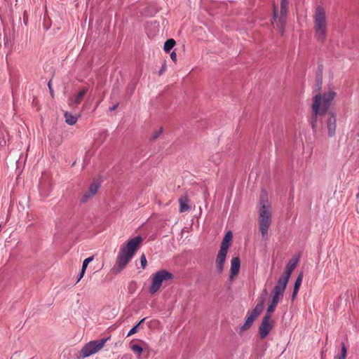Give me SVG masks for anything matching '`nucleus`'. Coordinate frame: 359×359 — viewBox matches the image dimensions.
<instances>
[{
  "label": "nucleus",
  "mask_w": 359,
  "mask_h": 359,
  "mask_svg": "<svg viewBox=\"0 0 359 359\" xmlns=\"http://www.w3.org/2000/svg\"><path fill=\"white\" fill-rule=\"evenodd\" d=\"M87 91H88V88L86 87H85L74 97L69 98V105L70 107L78 106L83 100Z\"/></svg>",
  "instance_id": "4468645a"
},
{
  "label": "nucleus",
  "mask_w": 359,
  "mask_h": 359,
  "mask_svg": "<svg viewBox=\"0 0 359 359\" xmlns=\"http://www.w3.org/2000/svg\"><path fill=\"white\" fill-rule=\"evenodd\" d=\"M241 267V260L238 257H233L231 260L230 279L232 280L239 273Z\"/></svg>",
  "instance_id": "f8f14e48"
},
{
  "label": "nucleus",
  "mask_w": 359,
  "mask_h": 359,
  "mask_svg": "<svg viewBox=\"0 0 359 359\" xmlns=\"http://www.w3.org/2000/svg\"><path fill=\"white\" fill-rule=\"evenodd\" d=\"M175 41L173 39H168L164 43V50L166 53H169L170 50L175 46Z\"/></svg>",
  "instance_id": "aec40b11"
},
{
  "label": "nucleus",
  "mask_w": 359,
  "mask_h": 359,
  "mask_svg": "<svg viewBox=\"0 0 359 359\" xmlns=\"http://www.w3.org/2000/svg\"><path fill=\"white\" fill-rule=\"evenodd\" d=\"M326 127L328 136L333 137L336 134L337 130V116L335 113L330 112L327 114Z\"/></svg>",
  "instance_id": "9d476101"
},
{
  "label": "nucleus",
  "mask_w": 359,
  "mask_h": 359,
  "mask_svg": "<svg viewBox=\"0 0 359 359\" xmlns=\"http://www.w3.org/2000/svg\"><path fill=\"white\" fill-rule=\"evenodd\" d=\"M131 350L139 356L142 353L143 348L137 344H132L130 346Z\"/></svg>",
  "instance_id": "b1692460"
},
{
  "label": "nucleus",
  "mask_w": 359,
  "mask_h": 359,
  "mask_svg": "<svg viewBox=\"0 0 359 359\" xmlns=\"http://www.w3.org/2000/svg\"><path fill=\"white\" fill-rule=\"evenodd\" d=\"M118 104H116L109 108L110 111H114L118 107Z\"/></svg>",
  "instance_id": "72a5a7b5"
},
{
  "label": "nucleus",
  "mask_w": 359,
  "mask_h": 359,
  "mask_svg": "<svg viewBox=\"0 0 359 359\" xmlns=\"http://www.w3.org/2000/svg\"><path fill=\"white\" fill-rule=\"evenodd\" d=\"M173 278V274L165 269L160 270L153 274L151 277V283L149 290L150 294H154L160 290L163 281L172 280Z\"/></svg>",
  "instance_id": "39448f33"
},
{
  "label": "nucleus",
  "mask_w": 359,
  "mask_h": 359,
  "mask_svg": "<svg viewBox=\"0 0 359 359\" xmlns=\"http://www.w3.org/2000/svg\"><path fill=\"white\" fill-rule=\"evenodd\" d=\"M273 325V320L268 316H264L259 329L260 338L264 339L270 333Z\"/></svg>",
  "instance_id": "1a4fd4ad"
},
{
  "label": "nucleus",
  "mask_w": 359,
  "mask_h": 359,
  "mask_svg": "<svg viewBox=\"0 0 359 359\" xmlns=\"http://www.w3.org/2000/svg\"><path fill=\"white\" fill-rule=\"evenodd\" d=\"M298 291H299V290H296L295 288L293 289V292H292V298L293 299L296 297V296L298 293Z\"/></svg>",
  "instance_id": "7c9ffc66"
},
{
  "label": "nucleus",
  "mask_w": 359,
  "mask_h": 359,
  "mask_svg": "<svg viewBox=\"0 0 359 359\" xmlns=\"http://www.w3.org/2000/svg\"><path fill=\"white\" fill-rule=\"evenodd\" d=\"M288 0H280V18L282 21L283 18L286 15L288 10Z\"/></svg>",
  "instance_id": "6ab92c4d"
},
{
  "label": "nucleus",
  "mask_w": 359,
  "mask_h": 359,
  "mask_svg": "<svg viewBox=\"0 0 359 359\" xmlns=\"http://www.w3.org/2000/svg\"><path fill=\"white\" fill-rule=\"evenodd\" d=\"M48 88L50 90V93L51 95L53 96V90L52 87H51L50 81L48 82Z\"/></svg>",
  "instance_id": "473e14b6"
},
{
  "label": "nucleus",
  "mask_w": 359,
  "mask_h": 359,
  "mask_svg": "<svg viewBox=\"0 0 359 359\" xmlns=\"http://www.w3.org/2000/svg\"><path fill=\"white\" fill-rule=\"evenodd\" d=\"M258 224L262 238L267 239L268 231L271 224V207L269 204L266 195H262Z\"/></svg>",
  "instance_id": "7ed1b4c3"
},
{
  "label": "nucleus",
  "mask_w": 359,
  "mask_h": 359,
  "mask_svg": "<svg viewBox=\"0 0 359 359\" xmlns=\"http://www.w3.org/2000/svg\"><path fill=\"white\" fill-rule=\"evenodd\" d=\"M357 197H358V198L359 197V193L357 194Z\"/></svg>",
  "instance_id": "f704fd0d"
},
{
  "label": "nucleus",
  "mask_w": 359,
  "mask_h": 359,
  "mask_svg": "<svg viewBox=\"0 0 359 359\" xmlns=\"http://www.w3.org/2000/svg\"><path fill=\"white\" fill-rule=\"evenodd\" d=\"M143 239L141 236H136L129 240L126 245L121 248L116 258V264L113 267L114 273H118L128 264L140 247Z\"/></svg>",
  "instance_id": "f03ea898"
},
{
  "label": "nucleus",
  "mask_w": 359,
  "mask_h": 359,
  "mask_svg": "<svg viewBox=\"0 0 359 359\" xmlns=\"http://www.w3.org/2000/svg\"><path fill=\"white\" fill-rule=\"evenodd\" d=\"M145 318H142L135 326H134L128 333L127 337H130L138 332V330L140 328L141 324L145 320Z\"/></svg>",
  "instance_id": "4be33fe9"
},
{
  "label": "nucleus",
  "mask_w": 359,
  "mask_h": 359,
  "mask_svg": "<svg viewBox=\"0 0 359 359\" xmlns=\"http://www.w3.org/2000/svg\"><path fill=\"white\" fill-rule=\"evenodd\" d=\"M109 337L102 339L93 340L87 343L81 350L80 355L82 358H87L98 353L104 346Z\"/></svg>",
  "instance_id": "423d86ee"
},
{
  "label": "nucleus",
  "mask_w": 359,
  "mask_h": 359,
  "mask_svg": "<svg viewBox=\"0 0 359 359\" xmlns=\"http://www.w3.org/2000/svg\"><path fill=\"white\" fill-rule=\"evenodd\" d=\"M140 262L142 269H145L147 265V258L144 254H142L140 257Z\"/></svg>",
  "instance_id": "a878e982"
},
{
  "label": "nucleus",
  "mask_w": 359,
  "mask_h": 359,
  "mask_svg": "<svg viewBox=\"0 0 359 359\" xmlns=\"http://www.w3.org/2000/svg\"><path fill=\"white\" fill-rule=\"evenodd\" d=\"M277 17V10L276 6H273V19L275 20Z\"/></svg>",
  "instance_id": "2f4dec72"
},
{
  "label": "nucleus",
  "mask_w": 359,
  "mask_h": 359,
  "mask_svg": "<svg viewBox=\"0 0 359 359\" xmlns=\"http://www.w3.org/2000/svg\"><path fill=\"white\" fill-rule=\"evenodd\" d=\"M232 237V233L231 231H228L223 238L219 250L228 252V250L231 245Z\"/></svg>",
  "instance_id": "dca6fc26"
},
{
  "label": "nucleus",
  "mask_w": 359,
  "mask_h": 359,
  "mask_svg": "<svg viewBox=\"0 0 359 359\" xmlns=\"http://www.w3.org/2000/svg\"><path fill=\"white\" fill-rule=\"evenodd\" d=\"M302 279H303V273H300L299 274L297 278L296 279V281L294 283V288H295L296 290H299L300 285H301L302 282Z\"/></svg>",
  "instance_id": "393cba45"
},
{
  "label": "nucleus",
  "mask_w": 359,
  "mask_h": 359,
  "mask_svg": "<svg viewBox=\"0 0 359 359\" xmlns=\"http://www.w3.org/2000/svg\"><path fill=\"white\" fill-rule=\"evenodd\" d=\"M313 29L315 37L323 43L325 41L327 33V18L326 11L323 6H318L313 15Z\"/></svg>",
  "instance_id": "20e7f679"
},
{
  "label": "nucleus",
  "mask_w": 359,
  "mask_h": 359,
  "mask_svg": "<svg viewBox=\"0 0 359 359\" xmlns=\"http://www.w3.org/2000/svg\"><path fill=\"white\" fill-rule=\"evenodd\" d=\"M93 260V256L84 259L82 265V268L86 270L88 264Z\"/></svg>",
  "instance_id": "bb28decb"
},
{
  "label": "nucleus",
  "mask_w": 359,
  "mask_h": 359,
  "mask_svg": "<svg viewBox=\"0 0 359 359\" xmlns=\"http://www.w3.org/2000/svg\"><path fill=\"white\" fill-rule=\"evenodd\" d=\"M264 298L260 297L258 300V302L256 305V306L254 308V309L248 314L250 318H252L254 320H255L259 315L261 313V312L263 310L264 308Z\"/></svg>",
  "instance_id": "2eb2a0df"
},
{
  "label": "nucleus",
  "mask_w": 359,
  "mask_h": 359,
  "mask_svg": "<svg viewBox=\"0 0 359 359\" xmlns=\"http://www.w3.org/2000/svg\"><path fill=\"white\" fill-rule=\"evenodd\" d=\"M336 96V93L330 90L323 95H316L312 104V114L311 117V126L313 131L317 127V118L318 115H325L329 109L331 103Z\"/></svg>",
  "instance_id": "f257e3e1"
},
{
  "label": "nucleus",
  "mask_w": 359,
  "mask_h": 359,
  "mask_svg": "<svg viewBox=\"0 0 359 359\" xmlns=\"http://www.w3.org/2000/svg\"><path fill=\"white\" fill-rule=\"evenodd\" d=\"M227 253L228 252L219 250L216 258V267L218 273H221L223 271Z\"/></svg>",
  "instance_id": "ddd939ff"
},
{
  "label": "nucleus",
  "mask_w": 359,
  "mask_h": 359,
  "mask_svg": "<svg viewBox=\"0 0 359 359\" xmlns=\"http://www.w3.org/2000/svg\"><path fill=\"white\" fill-rule=\"evenodd\" d=\"M297 264V259H291L286 265L285 270L278 279L276 286L285 290L290 277Z\"/></svg>",
  "instance_id": "6e6552de"
},
{
  "label": "nucleus",
  "mask_w": 359,
  "mask_h": 359,
  "mask_svg": "<svg viewBox=\"0 0 359 359\" xmlns=\"http://www.w3.org/2000/svg\"><path fill=\"white\" fill-rule=\"evenodd\" d=\"M85 272H86V269H81V271L80 272V274H79V278L77 280V283L80 281V280L83 277L84 274H85Z\"/></svg>",
  "instance_id": "c756f323"
},
{
  "label": "nucleus",
  "mask_w": 359,
  "mask_h": 359,
  "mask_svg": "<svg viewBox=\"0 0 359 359\" xmlns=\"http://www.w3.org/2000/svg\"><path fill=\"white\" fill-rule=\"evenodd\" d=\"M347 353V349L344 343L341 344V350L339 355L336 356L337 359H346Z\"/></svg>",
  "instance_id": "5701e85b"
},
{
  "label": "nucleus",
  "mask_w": 359,
  "mask_h": 359,
  "mask_svg": "<svg viewBox=\"0 0 359 359\" xmlns=\"http://www.w3.org/2000/svg\"><path fill=\"white\" fill-rule=\"evenodd\" d=\"M255 320H254L252 318H250L249 316H247L245 322L243 324V325L241 327V331L243 332V331L248 330L252 326V325L253 324Z\"/></svg>",
  "instance_id": "412c9836"
},
{
  "label": "nucleus",
  "mask_w": 359,
  "mask_h": 359,
  "mask_svg": "<svg viewBox=\"0 0 359 359\" xmlns=\"http://www.w3.org/2000/svg\"><path fill=\"white\" fill-rule=\"evenodd\" d=\"M65 122L68 125L73 126L77 122L79 116L73 115L71 113L66 111L65 113Z\"/></svg>",
  "instance_id": "a211bd4d"
},
{
  "label": "nucleus",
  "mask_w": 359,
  "mask_h": 359,
  "mask_svg": "<svg viewBox=\"0 0 359 359\" xmlns=\"http://www.w3.org/2000/svg\"><path fill=\"white\" fill-rule=\"evenodd\" d=\"M284 289L275 286L272 290V298L269 306L267 308L266 312L264 316H268L271 318V315L275 311V309L278 302L283 299L285 292Z\"/></svg>",
  "instance_id": "0eeeda50"
},
{
  "label": "nucleus",
  "mask_w": 359,
  "mask_h": 359,
  "mask_svg": "<svg viewBox=\"0 0 359 359\" xmlns=\"http://www.w3.org/2000/svg\"><path fill=\"white\" fill-rule=\"evenodd\" d=\"M100 184L93 182L89 187L88 190L85 192L81 198L82 203H86L90 198H91L98 191Z\"/></svg>",
  "instance_id": "9b49d317"
},
{
  "label": "nucleus",
  "mask_w": 359,
  "mask_h": 359,
  "mask_svg": "<svg viewBox=\"0 0 359 359\" xmlns=\"http://www.w3.org/2000/svg\"><path fill=\"white\" fill-rule=\"evenodd\" d=\"M170 58L172 59V60L174 62H177V54L175 51L172 52L170 53Z\"/></svg>",
  "instance_id": "c85d7f7f"
},
{
  "label": "nucleus",
  "mask_w": 359,
  "mask_h": 359,
  "mask_svg": "<svg viewBox=\"0 0 359 359\" xmlns=\"http://www.w3.org/2000/svg\"><path fill=\"white\" fill-rule=\"evenodd\" d=\"M162 132H163L162 128H160L159 130L154 131V133L152 134V137H151L152 140H154L157 139L159 137V135L162 133Z\"/></svg>",
  "instance_id": "cd10ccee"
},
{
  "label": "nucleus",
  "mask_w": 359,
  "mask_h": 359,
  "mask_svg": "<svg viewBox=\"0 0 359 359\" xmlns=\"http://www.w3.org/2000/svg\"><path fill=\"white\" fill-rule=\"evenodd\" d=\"M189 200L187 196H182L179 198V204H180V212H187L190 210V206L189 205Z\"/></svg>",
  "instance_id": "f3484780"
}]
</instances>
